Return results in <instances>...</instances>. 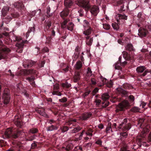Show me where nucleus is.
<instances>
[{
	"label": "nucleus",
	"mask_w": 151,
	"mask_h": 151,
	"mask_svg": "<svg viewBox=\"0 0 151 151\" xmlns=\"http://www.w3.org/2000/svg\"><path fill=\"white\" fill-rule=\"evenodd\" d=\"M131 110L132 111L135 112H138L139 111L138 108L137 107H133L132 109Z\"/></svg>",
	"instance_id": "37"
},
{
	"label": "nucleus",
	"mask_w": 151,
	"mask_h": 151,
	"mask_svg": "<svg viewBox=\"0 0 151 151\" xmlns=\"http://www.w3.org/2000/svg\"><path fill=\"white\" fill-rule=\"evenodd\" d=\"M99 89L98 88H95L93 91V95H94L97 92H98Z\"/></svg>",
	"instance_id": "47"
},
{
	"label": "nucleus",
	"mask_w": 151,
	"mask_h": 151,
	"mask_svg": "<svg viewBox=\"0 0 151 151\" xmlns=\"http://www.w3.org/2000/svg\"><path fill=\"white\" fill-rule=\"evenodd\" d=\"M115 18L117 22L120 24L124 23L127 19V17L124 14H118L116 15Z\"/></svg>",
	"instance_id": "4"
},
{
	"label": "nucleus",
	"mask_w": 151,
	"mask_h": 151,
	"mask_svg": "<svg viewBox=\"0 0 151 151\" xmlns=\"http://www.w3.org/2000/svg\"><path fill=\"white\" fill-rule=\"evenodd\" d=\"M123 56L124 58L126 59L127 58L128 56V53L126 52H123Z\"/></svg>",
	"instance_id": "40"
},
{
	"label": "nucleus",
	"mask_w": 151,
	"mask_h": 151,
	"mask_svg": "<svg viewBox=\"0 0 151 151\" xmlns=\"http://www.w3.org/2000/svg\"><path fill=\"white\" fill-rule=\"evenodd\" d=\"M82 66V63L80 61H78L75 65V68L77 70L80 69Z\"/></svg>",
	"instance_id": "19"
},
{
	"label": "nucleus",
	"mask_w": 151,
	"mask_h": 151,
	"mask_svg": "<svg viewBox=\"0 0 151 151\" xmlns=\"http://www.w3.org/2000/svg\"><path fill=\"white\" fill-rule=\"evenodd\" d=\"M113 28L116 30H118L119 29V25L118 24L115 23H112V24Z\"/></svg>",
	"instance_id": "29"
},
{
	"label": "nucleus",
	"mask_w": 151,
	"mask_h": 151,
	"mask_svg": "<svg viewBox=\"0 0 151 151\" xmlns=\"http://www.w3.org/2000/svg\"><path fill=\"white\" fill-rule=\"evenodd\" d=\"M137 142L138 143V144L140 146H141V145H142L143 146L146 147L148 146V145L147 144L146 142L142 141L139 138H137Z\"/></svg>",
	"instance_id": "18"
},
{
	"label": "nucleus",
	"mask_w": 151,
	"mask_h": 151,
	"mask_svg": "<svg viewBox=\"0 0 151 151\" xmlns=\"http://www.w3.org/2000/svg\"><path fill=\"white\" fill-rule=\"evenodd\" d=\"M38 132V129L36 128H32L30 129V132L32 133H35L37 132Z\"/></svg>",
	"instance_id": "35"
},
{
	"label": "nucleus",
	"mask_w": 151,
	"mask_h": 151,
	"mask_svg": "<svg viewBox=\"0 0 151 151\" xmlns=\"http://www.w3.org/2000/svg\"><path fill=\"white\" fill-rule=\"evenodd\" d=\"M81 128L80 127H78L75 128L74 129L71 131V132L75 133L78 132L80 129Z\"/></svg>",
	"instance_id": "31"
},
{
	"label": "nucleus",
	"mask_w": 151,
	"mask_h": 151,
	"mask_svg": "<svg viewBox=\"0 0 151 151\" xmlns=\"http://www.w3.org/2000/svg\"><path fill=\"white\" fill-rule=\"evenodd\" d=\"M148 33V31L144 28H140L139 30V35L142 37H145Z\"/></svg>",
	"instance_id": "8"
},
{
	"label": "nucleus",
	"mask_w": 151,
	"mask_h": 151,
	"mask_svg": "<svg viewBox=\"0 0 151 151\" xmlns=\"http://www.w3.org/2000/svg\"><path fill=\"white\" fill-rule=\"evenodd\" d=\"M67 99L65 97H63L62 99L59 100V101L61 102H65L67 101Z\"/></svg>",
	"instance_id": "41"
},
{
	"label": "nucleus",
	"mask_w": 151,
	"mask_h": 151,
	"mask_svg": "<svg viewBox=\"0 0 151 151\" xmlns=\"http://www.w3.org/2000/svg\"><path fill=\"white\" fill-rule=\"evenodd\" d=\"M38 113L41 115L44 116L45 117H47L48 116L46 114L45 111L44 109H41L38 110Z\"/></svg>",
	"instance_id": "21"
},
{
	"label": "nucleus",
	"mask_w": 151,
	"mask_h": 151,
	"mask_svg": "<svg viewBox=\"0 0 151 151\" xmlns=\"http://www.w3.org/2000/svg\"><path fill=\"white\" fill-rule=\"evenodd\" d=\"M91 114L90 113H85L82 116V119L83 120H86L87 118H89L91 116Z\"/></svg>",
	"instance_id": "24"
},
{
	"label": "nucleus",
	"mask_w": 151,
	"mask_h": 151,
	"mask_svg": "<svg viewBox=\"0 0 151 151\" xmlns=\"http://www.w3.org/2000/svg\"><path fill=\"white\" fill-rule=\"evenodd\" d=\"M55 129L53 125H52L51 126L49 127L47 129L48 131H52Z\"/></svg>",
	"instance_id": "42"
},
{
	"label": "nucleus",
	"mask_w": 151,
	"mask_h": 151,
	"mask_svg": "<svg viewBox=\"0 0 151 151\" xmlns=\"http://www.w3.org/2000/svg\"><path fill=\"white\" fill-rule=\"evenodd\" d=\"M109 97V96L107 93L103 94L102 95V99L103 100L106 101L108 99Z\"/></svg>",
	"instance_id": "25"
},
{
	"label": "nucleus",
	"mask_w": 151,
	"mask_h": 151,
	"mask_svg": "<svg viewBox=\"0 0 151 151\" xmlns=\"http://www.w3.org/2000/svg\"><path fill=\"white\" fill-rule=\"evenodd\" d=\"M68 9L65 8L61 12L60 15L61 17L64 18L66 17L68 15Z\"/></svg>",
	"instance_id": "13"
},
{
	"label": "nucleus",
	"mask_w": 151,
	"mask_h": 151,
	"mask_svg": "<svg viewBox=\"0 0 151 151\" xmlns=\"http://www.w3.org/2000/svg\"><path fill=\"white\" fill-rule=\"evenodd\" d=\"M69 66L68 65H66V67L65 68H63V70L65 72H67L68 70Z\"/></svg>",
	"instance_id": "52"
},
{
	"label": "nucleus",
	"mask_w": 151,
	"mask_h": 151,
	"mask_svg": "<svg viewBox=\"0 0 151 151\" xmlns=\"http://www.w3.org/2000/svg\"><path fill=\"white\" fill-rule=\"evenodd\" d=\"M85 131L84 130H83L82 132L79 135V137L77 139V140H81L82 137L83 135V133Z\"/></svg>",
	"instance_id": "39"
},
{
	"label": "nucleus",
	"mask_w": 151,
	"mask_h": 151,
	"mask_svg": "<svg viewBox=\"0 0 151 151\" xmlns=\"http://www.w3.org/2000/svg\"><path fill=\"white\" fill-rule=\"evenodd\" d=\"M146 104L145 103L143 102L140 105V106H142V108H144V106L146 105Z\"/></svg>",
	"instance_id": "64"
},
{
	"label": "nucleus",
	"mask_w": 151,
	"mask_h": 151,
	"mask_svg": "<svg viewBox=\"0 0 151 151\" xmlns=\"http://www.w3.org/2000/svg\"><path fill=\"white\" fill-rule=\"evenodd\" d=\"M74 25L73 23L72 22H70L68 25V30L70 31H72Z\"/></svg>",
	"instance_id": "28"
},
{
	"label": "nucleus",
	"mask_w": 151,
	"mask_h": 151,
	"mask_svg": "<svg viewBox=\"0 0 151 151\" xmlns=\"http://www.w3.org/2000/svg\"><path fill=\"white\" fill-rule=\"evenodd\" d=\"M116 90L119 92V93H121L124 95V96H126L127 94V92L121 88H117Z\"/></svg>",
	"instance_id": "22"
},
{
	"label": "nucleus",
	"mask_w": 151,
	"mask_h": 151,
	"mask_svg": "<svg viewBox=\"0 0 151 151\" xmlns=\"http://www.w3.org/2000/svg\"><path fill=\"white\" fill-rule=\"evenodd\" d=\"M68 127L67 126H65L64 127L62 130V132H65L67 131H68Z\"/></svg>",
	"instance_id": "43"
},
{
	"label": "nucleus",
	"mask_w": 151,
	"mask_h": 151,
	"mask_svg": "<svg viewBox=\"0 0 151 151\" xmlns=\"http://www.w3.org/2000/svg\"><path fill=\"white\" fill-rule=\"evenodd\" d=\"M86 135H88L89 136L91 137L92 135V134L91 133H89L88 132H86Z\"/></svg>",
	"instance_id": "63"
},
{
	"label": "nucleus",
	"mask_w": 151,
	"mask_h": 151,
	"mask_svg": "<svg viewBox=\"0 0 151 151\" xmlns=\"http://www.w3.org/2000/svg\"><path fill=\"white\" fill-rule=\"evenodd\" d=\"M103 28L106 30H108L110 29V26L108 24H103Z\"/></svg>",
	"instance_id": "32"
},
{
	"label": "nucleus",
	"mask_w": 151,
	"mask_h": 151,
	"mask_svg": "<svg viewBox=\"0 0 151 151\" xmlns=\"http://www.w3.org/2000/svg\"><path fill=\"white\" fill-rule=\"evenodd\" d=\"M10 50L9 48L5 47L0 51V60L4 58L3 55L4 53H6L9 52Z\"/></svg>",
	"instance_id": "9"
},
{
	"label": "nucleus",
	"mask_w": 151,
	"mask_h": 151,
	"mask_svg": "<svg viewBox=\"0 0 151 151\" xmlns=\"http://www.w3.org/2000/svg\"><path fill=\"white\" fill-rule=\"evenodd\" d=\"M76 4L80 6L83 7L86 10H88L90 7V5L88 1L83 0H77Z\"/></svg>",
	"instance_id": "3"
},
{
	"label": "nucleus",
	"mask_w": 151,
	"mask_h": 151,
	"mask_svg": "<svg viewBox=\"0 0 151 151\" xmlns=\"http://www.w3.org/2000/svg\"><path fill=\"white\" fill-rule=\"evenodd\" d=\"M76 122V120L75 119L72 120H71L67 122V124L68 125H70V122Z\"/></svg>",
	"instance_id": "57"
},
{
	"label": "nucleus",
	"mask_w": 151,
	"mask_h": 151,
	"mask_svg": "<svg viewBox=\"0 0 151 151\" xmlns=\"http://www.w3.org/2000/svg\"><path fill=\"white\" fill-rule=\"evenodd\" d=\"M24 75H27L30 74L35 73L36 71L33 70H22Z\"/></svg>",
	"instance_id": "12"
},
{
	"label": "nucleus",
	"mask_w": 151,
	"mask_h": 151,
	"mask_svg": "<svg viewBox=\"0 0 151 151\" xmlns=\"http://www.w3.org/2000/svg\"><path fill=\"white\" fill-rule=\"evenodd\" d=\"M68 22V21L66 20H65L61 24V27L63 28H64L65 27L66 25Z\"/></svg>",
	"instance_id": "36"
},
{
	"label": "nucleus",
	"mask_w": 151,
	"mask_h": 151,
	"mask_svg": "<svg viewBox=\"0 0 151 151\" xmlns=\"http://www.w3.org/2000/svg\"><path fill=\"white\" fill-rule=\"evenodd\" d=\"M15 124L18 127H19L21 126V124L20 122L18 121L15 122Z\"/></svg>",
	"instance_id": "50"
},
{
	"label": "nucleus",
	"mask_w": 151,
	"mask_h": 151,
	"mask_svg": "<svg viewBox=\"0 0 151 151\" xmlns=\"http://www.w3.org/2000/svg\"><path fill=\"white\" fill-rule=\"evenodd\" d=\"M96 105H99L101 102V100L99 99H96L95 101Z\"/></svg>",
	"instance_id": "46"
},
{
	"label": "nucleus",
	"mask_w": 151,
	"mask_h": 151,
	"mask_svg": "<svg viewBox=\"0 0 151 151\" xmlns=\"http://www.w3.org/2000/svg\"><path fill=\"white\" fill-rule=\"evenodd\" d=\"M120 151H127V148L126 147H123L121 149Z\"/></svg>",
	"instance_id": "59"
},
{
	"label": "nucleus",
	"mask_w": 151,
	"mask_h": 151,
	"mask_svg": "<svg viewBox=\"0 0 151 151\" xmlns=\"http://www.w3.org/2000/svg\"><path fill=\"white\" fill-rule=\"evenodd\" d=\"M145 68L143 66H141L138 67L136 69V71L138 73H141L145 70L144 73L142 74L143 76H145L147 73H148L149 71L147 70H145Z\"/></svg>",
	"instance_id": "7"
},
{
	"label": "nucleus",
	"mask_w": 151,
	"mask_h": 151,
	"mask_svg": "<svg viewBox=\"0 0 151 151\" xmlns=\"http://www.w3.org/2000/svg\"><path fill=\"white\" fill-rule=\"evenodd\" d=\"M131 128V125L130 124H128L124 127V130H128Z\"/></svg>",
	"instance_id": "34"
},
{
	"label": "nucleus",
	"mask_w": 151,
	"mask_h": 151,
	"mask_svg": "<svg viewBox=\"0 0 151 151\" xmlns=\"http://www.w3.org/2000/svg\"><path fill=\"white\" fill-rule=\"evenodd\" d=\"M86 43L89 45H91L93 41V38L92 37H90V36H88L86 37Z\"/></svg>",
	"instance_id": "16"
},
{
	"label": "nucleus",
	"mask_w": 151,
	"mask_h": 151,
	"mask_svg": "<svg viewBox=\"0 0 151 151\" xmlns=\"http://www.w3.org/2000/svg\"><path fill=\"white\" fill-rule=\"evenodd\" d=\"M9 91L7 89L4 90L3 96L4 103L5 104H8L10 101V96L9 94Z\"/></svg>",
	"instance_id": "5"
},
{
	"label": "nucleus",
	"mask_w": 151,
	"mask_h": 151,
	"mask_svg": "<svg viewBox=\"0 0 151 151\" xmlns=\"http://www.w3.org/2000/svg\"><path fill=\"white\" fill-rule=\"evenodd\" d=\"M50 12V8L49 7H48L47 8V14L50 16L49 13Z\"/></svg>",
	"instance_id": "56"
},
{
	"label": "nucleus",
	"mask_w": 151,
	"mask_h": 151,
	"mask_svg": "<svg viewBox=\"0 0 151 151\" xmlns=\"http://www.w3.org/2000/svg\"><path fill=\"white\" fill-rule=\"evenodd\" d=\"M90 93V91H88L84 93L83 95V96L85 97L86 96L88 95Z\"/></svg>",
	"instance_id": "55"
},
{
	"label": "nucleus",
	"mask_w": 151,
	"mask_h": 151,
	"mask_svg": "<svg viewBox=\"0 0 151 151\" xmlns=\"http://www.w3.org/2000/svg\"><path fill=\"white\" fill-rule=\"evenodd\" d=\"M80 78V73L78 72H76L74 76V82H77Z\"/></svg>",
	"instance_id": "15"
},
{
	"label": "nucleus",
	"mask_w": 151,
	"mask_h": 151,
	"mask_svg": "<svg viewBox=\"0 0 151 151\" xmlns=\"http://www.w3.org/2000/svg\"><path fill=\"white\" fill-rule=\"evenodd\" d=\"M59 88V86L58 84H55L54 86V90H57Z\"/></svg>",
	"instance_id": "51"
},
{
	"label": "nucleus",
	"mask_w": 151,
	"mask_h": 151,
	"mask_svg": "<svg viewBox=\"0 0 151 151\" xmlns=\"http://www.w3.org/2000/svg\"><path fill=\"white\" fill-rule=\"evenodd\" d=\"M96 143L97 144L101 145L102 142L100 140H99L96 141Z\"/></svg>",
	"instance_id": "60"
},
{
	"label": "nucleus",
	"mask_w": 151,
	"mask_h": 151,
	"mask_svg": "<svg viewBox=\"0 0 151 151\" xmlns=\"http://www.w3.org/2000/svg\"><path fill=\"white\" fill-rule=\"evenodd\" d=\"M129 106V104L127 101L124 100L120 103L118 106L116 111V112L119 111H123Z\"/></svg>",
	"instance_id": "1"
},
{
	"label": "nucleus",
	"mask_w": 151,
	"mask_h": 151,
	"mask_svg": "<svg viewBox=\"0 0 151 151\" xmlns=\"http://www.w3.org/2000/svg\"><path fill=\"white\" fill-rule=\"evenodd\" d=\"M110 130H111V131H112L111 128L109 127H107V128L106 129V132H109Z\"/></svg>",
	"instance_id": "61"
},
{
	"label": "nucleus",
	"mask_w": 151,
	"mask_h": 151,
	"mask_svg": "<svg viewBox=\"0 0 151 151\" xmlns=\"http://www.w3.org/2000/svg\"><path fill=\"white\" fill-rule=\"evenodd\" d=\"M15 38L16 40H14V41H17L19 42L16 44V46L18 47V49H20V50H17V51L18 52L21 53L22 51V48L24 44V43H26L27 41H25L24 42L23 40H22V39L20 37H16Z\"/></svg>",
	"instance_id": "2"
},
{
	"label": "nucleus",
	"mask_w": 151,
	"mask_h": 151,
	"mask_svg": "<svg viewBox=\"0 0 151 151\" xmlns=\"http://www.w3.org/2000/svg\"><path fill=\"white\" fill-rule=\"evenodd\" d=\"M92 76H93L94 75L92 73V72L90 68L88 67L87 68V71L86 76V78L87 79Z\"/></svg>",
	"instance_id": "17"
},
{
	"label": "nucleus",
	"mask_w": 151,
	"mask_h": 151,
	"mask_svg": "<svg viewBox=\"0 0 151 151\" xmlns=\"http://www.w3.org/2000/svg\"><path fill=\"white\" fill-rule=\"evenodd\" d=\"M62 86L63 87L69 88L70 87L71 85L70 84H68L66 82L65 83H63L62 84Z\"/></svg>",
	"instance_id": "33"
},
{
	"label": "nucleus",
	"mask_w": 151,
	"mask_h": 151,
	"mask_svg": "<svg viewBox=\"0 0 151 151\" xmlns=\"http://www.w3.org/2000/svg\"><path fill=\"white\" fill-rule=\"evenodd\" d=\"M51 23L50 21H47L46 23V26L45 28V30H48L51 25Z\"/></svg>",
	"instance_id": "27"
},
{
	"label": "nucleus",
	"mask_w": 151,
	"mask_h": 151,
	"mask_svg": "<svg viewBox=\"0 0 151 151\" xmlns=\"http://www.w3.org/2000/svg\"><path fill=\"white\" fill-rule=\"evenodd\" d=\"M83 27L84 29L88 28L89 27H91L89 23L86 20H84L83 21Z\"/></svg>",
	"instance_id": "23"
},
{
	"label": "nucleus",
	"mask_w": 151,
	"mask_h": 151,
	"mask_svg": "<svg viewBox=\"0 0 151 151\" xmlns=\"http://www.w3.org/2000/svg\"><path fill=\"white\" fill-rule=\"evenodd\" d=\"M78 57V54H75L73 56V60H76Z\"/></svg>",
	"instance_id": "44"
},
{
	"label": "nucleus",
	"mask_w": 151,
	"mask_h": 151,
	"mask_svg": "<svg viewBox=\"0 0 151 151\" xmlns=\"http://www.w3.org/2000/svg\"><path fill=\"white\" fill-rule=\"evenodd\" d=\"M32 61L29 60H26L24 62L23 65L25 66H31L32 65Z\"/></svg>",
	"instance_id": "20"
},
{
	"label": "nucleus",
	"mask_w": 151,
	"mask_h": 151,
	"mask_svg": "<svg viewBox=\"0 0 151 151\" xmlns=\"http://www.w3.org/2000/svg\"><path fill=\"white\" fill-rule=\"evenodd\" d=\"M92 29L91 27H89L88 28L84 29L83 34L86 35H89L91 34Z\"/></svg>",
	"instance_id": "11"
},
{
	"label": "nucleus",
	"mask_w": 151,
	"mask_h": 151,
	"mask_svg": "<svg viewBox=\"0 0 151 151\" xmlns=\"http://www.w3.org/2000/svg\"><path fill=\"white\" fill-rule=\"evenodd\" d=\"M91 83L93 85L96 84V80L94 78H92L91 79Z\"/></svg>",
	"instance_id": "45"
},
{
	"label": "nucleus",
	"mask_w": 151,
	"mask_h": 151,
	"mask_svg": "<svg viewBox=\"0 0 151 151\" xmlns=\"http://www.w3.org/2000/svg\"><path fill=\"white\" fill-rule=\"evenodd\" d=\"M9 10V8L7 6H4L2 10V14H4L5 12Z\"/></svg>",
	"instance_id": "30"
},
{
	"label": "nucleus",
	"mask_w": 151,
	"mask_h": 151,
	"mask_svg": "<svg viewBox=\"0 0 151 151\" xmlns=\"http://www.w3.org/2000/svg\"><path fill=\"white\" fill-rule=\"evenodd\" d=\"M120 134L122 135V136L125 138H126L127 135V134L126 132L122 133H121Z\"/></svg>",
	"instance_id": "49"
},
{
	"label": "nucleus",
	"mask_w": 151,
	"mask_h": 151,
	"mask_svg": "<svg viewBox=\"0 0 151 151\" xmlns=\"http://www.w3.org/2000/svg\"><path fill=\"white\" fill-rule=\"evenodd\" d=\"M127 50L131 51L134 50L133 46L132 44H128L125 47Z\"/></svg>",
	"instance_id": "26"
},
{
	"label": "nucleus",
	"mask_w": 151,
	"mask_h": 151,
	"mask_svg": "<svg viewBox=\"0 0 151 151\" xmlns=\"http://www.w3.org/2000/svg\"><path fill=\"white\" fill-rule=\"evenodd\" d=\"M52 94L53 95H56L58 96H60L61 95V93L59 92L54 91L52 92Z\"/></svg>",
	"instance_id": "38"
},
{
	"label": "nucleus",
	"mask_w": 151,
	"mask_h": 151,
	"mask_svg": "<svg viewBox=\"0 0 151 151\" xmlns=\"http://www.w3.org/2000/svg\"><path fill=\"white\" fill-rule=\"evenodd\" d=\"M72 0H64V4L66 7H69L73 4Z\"/></svg>",
	"instance_id": "14"
},
{
	"label": "nucleus",
	"mask_w": 151,
	"mask_h": 151,
	"mask_svg": "<svg viewBox=\"0 0 151 151\" xmlns=\"http://www.w3.org/2000/svg\"><path fill=\"white\" fill-rule=\"evenodd\" d=\"M78 13L80 14V16H82L83 15V12L82 10H80L78 11Z\"/></svg>",
	"instance_id": "58"
},
{
	"label": "nucleus",
	"mask_w": 151,
	"mask_h": 151,
	"mask_svg": "<svg viewBox=\"0 0 151 151\" xmlns=\"http://www.w3.org/2000/svg\"><path fill=\"white\" fill-rule=\"evenodd\" d=\"M98 127L100 129H102L104 127V126L102 124H100L98 125Z\"/></svg>",
	"instance_id": "62"
},
{
	"label": "nucleus",
	"mask_w": 151,
	"mask_h": 151,
	"mask_svg": "<svg viewBox=\"0 0 151 151\" xmlns=\"http://www.w3.org/2000/svg\"><path fill=\"white\" fill-rule=\"evenodd\" d=\"M129 99L131 101H133L134 100V98L132 95H130L129 96Z\"/></svg>",
	"instance_id": "48"
},
{
	"label": "nucleus",
	"mask_w": 151,
	"mask_h": 151,
	"mask_svg": "<svg viewBox=\"0 0 151 151\" xmlns=\"http://www.w3.org/2000/svg\"><path fill=\"white\" fill-rule=\"evenodd\" d=\"M99 11L98 7L95 6H93L91 9V14L94 16H96Z\"/></svg>",
	"instance_id": "10"
},
{
	"label": "nucleus",
	"mask_w": 151,
	"mask_h": 151,
	"mask_svg": "<svg viewBox=\"0 0 151 151\" xmlns=\"http://www.w3.org/2000/svg\"><path fill=\"white\" fill-rule=\"evenodd\" d=\"M12 130L11 128H8L6 131L4 133V136H5L6 138H9L11 136H12L13 137L16 138L19 135L21 132H18L17 134L11 135Z\"/></svg>",
	"instance_id": "6"
},
{
	"label": "nucleus",
	"mask_w": 151,
	"mask_h": 151,
	"mask_svg": "<svg viewBox=\"0 0 151 151\" xmlns=\"http://www.w3.org/2000/svg\"><path fill=\"white\" fill-rule=\"evenodd\" d=\"M17 3H15L14 4V6H15L16 7L19 8V6H21V5H22V4L21 3H18V6L16 4Z\"/></svg>",
	"instance_id": "54"
},
{
	"label": "nucleus",
	"mask_w": 151,
	"mask_h": 151,
	"mask_svg": "<svg viewBox=\"0 0 151 151\" xmlns=\"http://www.w3.org/2000/svg\"><path fill=\"white\" fill-rule=\"evenodd\" d=\"M62 148L63 150L65 149L67 151H69L71 149L68 146H67L65 148L64 147H63Z\"/></svg>",
	"instance_id": "53"
}]
</instances>
